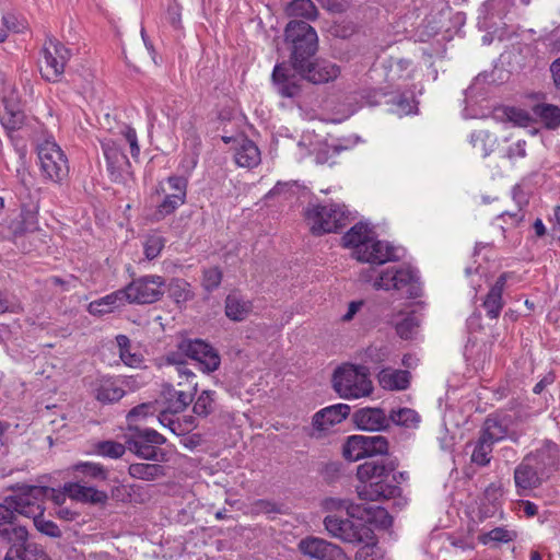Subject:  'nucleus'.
<instances>
[{"label":"nucleus","instance_id":"nucleus-27","mask_svg":"<svg viewBox=\"0 0 560 560\" xmlns=\"http://www.w3.org/2000/svg\"><path fill=\"white\" fill-rule=\"evenodd\" d=\"M349 413V405L336 404L317 411L313 417V425L319 431H326L331 425L340 423Z\"/></svg>","mask_w":560,"mask_h":560},{"label":"nucleus","instance_id":"nucleus-18","mask_svg":"<svg viewBox=\"0 0 560 560\" xmlns=\"http://www.w3.org/2000/svg\"><path fill=\"white\" fill-rule=\"evenodd\" d=\"M102 149L110 179L116 183L125 180L131 165L121 148L115 141L106 140L102 142Z\"/></svg>","mask_w":560,"mask_h":560},{"label":"nucleus","instance_id":"nucleus-37","mask_svg":"<svg viewBox=\"0 0 560 560\" xmlns=\"http://www.w3.org/2000/svg\"><path fill=\"white\" fill-rule=\"evenodd\" d=\"M291 18H304L305 20H315L318 10L312 0H292L285 9Z\"/></svg>","mask_w":560,"mask_h":560},{"label":"nucleus","instance_id":"nucleus-33","mask_svg":"<svg viewBox=\"0 0 560 560\" xmlns=\"http://www.w3.org/2000/svg\"><path fill=\"white\" fill-rule=\"evenodd\" d=\"M38 205L37 202L26 203L22 201L21 205V222L14 230L15 235L24 233H32L38 230Z\"/></svg>","mask_w":560,"mask_h":560},{"label":"nucleus","instance_id":"nucleus-30","mask_svg":"<svg viewBox=\"0 0 560 560\" xmlns=\"http://www.w3.org/2000/svg\"><path fill=\"white\" fill-rule=\"evenodd\" d=\"M410 372L406 370L383 369L377 374L380 385L387 390H405L410 385Z\"/></svg>","mask_w":560,"mask_h":560},{"label":"nucleus","instance_id":"nucleus-4","mask_svg":"<svg viewBox=\"0 0 560 560\" xmlns=\"http://www.w3.org/2000/svg\"><path fill=\"white\" fill-rule=\"evenodd\" d=\"M284 42L294 69H303L318 49V36L306 21L291 20L284 28Z\"/></svg>","mask_w":560,"mask_h":560},{"label":"nucleus","instance_id":"nucleus-52","mask_svg":"<svg viewBox=\"0 0 560 560\" xmlns=\"http://www.w3.org/2000/svg\"><path fill=\"white\" fill-rule=\"evenodd\" d=\"M480 538L483 544H488L489 541L510 542L516 538V533L505 527H495L481 535Z\"/></svg>","mask_w":560,"mask_h":560},{"label":"nucleus","instance_id":"nucleus-13","mask_svg":"<svg viewBox=\"0 0 560 560\" xmlns=\"http://www.w3.org/2000/svg\"><path fill=\"white\" fill-rule=\"evenodd\" d=\"M70 57L71 52L65 45L58 40L50 39L49 46L43 48L42 77L49 82L59 81Z\"/></svg>","mask_w":560,"mask_h":560},{"label":"nucleus","instance_id":"nucleus-17","mask_svg":"<svg viewBox=\"0 0 560 560\" xmlns=\"http://www.w3.org/2000/svg\"><path fill=\"white\" fill-rule=\"evenodd\" d=\"M170 192L159 203L154 212L156 221L163 220L165 217L172 214L178 207L185 203L187 179L180 176H171L167 179Z\"/></svg>","mask_w":560,"mask_h":560},{"label":"nucleus","instance_id":"nucleus-42","mask_svg":"<svg viewBox=\"0 0 560 560\" xmlns=\"http://www.w3.org/2000/svg\"><path fill=\"white\" fill-rule=\"evenodd\" d=\"M389 423L393 422L397 425L405 428H416L420 422V416L418 412L410 408H400L393 410L388 416Z\"/></svg>","mask_w":560,"mask_h":560},{"label":"nucleus","instance_id":"nucleus-28","mask_svg":"<svg viewBox=\"0 0 560 560\" xmlns=\"http://www.w3.org/2000/svg\"><path fill=\"white\" fill-rule=\"evenodd\" d=\"M509 278L510 275L508 272L501 273L483 300L482 306L486 310L487 316L491 319H497L503 308L504 301L502 294Z\"/></svg>","mask_w":560,"mask_h":560},{"label":"nucleus","instance_id":"nucleus-19","mask_svg":"<svg viewBox=\"0 0 560 560\" xmlns=\"http://www.w3.org/2000/svg\"><path fill=\"white\" fill-rule=\"evenodd\" d=\"M525 458L547 480L558 469L559 450L556 443L548 441L540 448L526 455Z\"/></svg>","mask_w":560,"mask_h":560},{"label":"nucleus","instance_id":"nucleus-3","mask_svg":"<svg viewBox=\"0 0 560 560\" xmlns=\"http://www.w3.org/2000/svg\"><path fill=\"white\" fill-rule=\"evenodd\" d=\"M346 247L353 249L352 256L362 262L383 265L399 258L397 249L386 242L371 236L368 225L357 223L343 236Z\"/></svg>","mask_w":560,"mask_h":560},{"label":"nucleus","instance_id":"nucleus-29","mask_svg":"<svg viewBox=\"0 0 560 560\" xmlns=\"http://www.w3.org/2000/svg\"><path fill=\"white\" fill-rule=\"evenodd\" d=\"M253 311L252 301L233 292L230 293L224 301L225 316L233 322H243Z\"/></svg>","mask_w":560,"mask_h":560},{"label":"nucleus","instance_id":"nucleus-1","mask_svg":"<svg viewBox=\"0 0 560 560\" xmlns=\"http://www.w3.org/2000/svg\"><path fill=\"white\" fill-rule=\"evenodd\" d=\"M395 460L381 457L370 459L359 465L357 477L362 486L357 487L359 498L368 501H378L395 498L400 494L399 479L395 474Z\"/></svg>","mask_w":560,"mask_h":560},{"label":"nucleus","instance_id":"nucleus-51","mask_svg":"<svg viewBox=\"0 0 560 560\" xmlns=\"http://www.w3.org/2000/svg\"><path fill=\"white\" fill-rule=\"evenodd\" d=\"M25 517L33 518L34 525L38 532L52 538L61 537V530L56 523L45 520L42 515H24Z\"/></svg>","mask_w":560,"mask_h":560},{"label":"nucleus","instance_id":"nucleus-47","mask_svg":"<svg viewBox=\"0 0 560 560\" xmlns=\"http://www.w3.org/2000/svg\"><path fill=\"white\" fill-rule=\"evenodd\" d=\"M222 278L223 272L221 268L217 266L205 268L202 270L201 285L206 292L212 293L220 287Z\"/></svg>","mask_w":560,"mask_h":560},{"label":"nucleus","instance_id":"nucleus-22","mask_svg":"<svg viewBox=\"0 0 560 560\" xmlns=\"http://www.w3.org/2000/svg\"><path fill=\"white\" fill-rule=\"evenodd\" d=\"M355 427L364 431H382L389 427V418L381 408H360L352 415Z\"/></svg>","mask_w":560,"mask_h":560},{"label":"nucleus","instance_id":"nucleus-45","mask_svg":"<svg viewBox=\"0 0 560 560\" xmlns=\"http://www.w3.org/2000/svg\"><path fill=\"white\" fill-rule=\"evenodd\" d=\"M94 452L97 455L116 459L126 453V446L119 442L107 440L97 442L94 445Z\"/></svg>","mask_w":560,"mask_h":560},{"label":"nucleus","instance_id":"nucleus-11","mask_svg":"<svg viewBox=\"0 0 560 560\" xmlns=\"http://www.w3.org/2000/svg\"><path fill=\"white\" fill-rule=\"evenodd\" d=\"M165 280L158 275H147L133 279L125 287L128 303L152 304L162 299L165 293Z\"/></svg>","mask_w":560,"mask_h":560},{"label":"nucleus","instance_id":"nucleus-20","mask_svg":"<svg viewBox=\"0 0 560 560\" xmlns=\"http://www.w3.org/2000/svg\"><path fill=\"white\" fill-rule=\"evenodd\" d=\"M124 381L113 376H98L91 383L95 399L102 404L119 401L126 394Z\"/></svg>","mask_w":560,"mask_h":560},{"label":"nucleus","instance_id":"nucleus-35","mask_svg":"<svg viewBox=\"0 0 560 560\" xmlns=\"http://www.w3.org/2000/svg\"><path fill=\"white\" fill-rule=\"evenodd\" d=\"M128 472L132 478L153 481L165 476V468L159 464L136 463L129 466Z\"/></svg>","mask_w":560,"mask_h":560},{"label":"nucleus","instance_id":"nucleus-9","mask_svg":"<svg viewBox=\"0 0 560 560\" xmlns=\"http://www.w3.org/2000/svg\"><path fill=\"white\" fill-rule=\"evenodd\" d=\"M180 355L196 362L203 372H213L220 365V355L212 346L201 339H186L179 342L178 351L172 352L167 357L170 363L177 368L186 366L180 360Z\"/></svg>","mask_w":560,"mask_h":560},{"label":"nucleus","instance_id":"nucleus-16","mask_svg":"<svg viewBox=\"0 0 560 560\" xmlns=\"http://www.w3.org/2000/svg\"><path fill=\"white\" fill-rule=\"evenodd\" d=\"M177 372L180 378H186L187 388L170 387L166 390V402L171 411L180 413L192 402L198 384L195 382L196 375L187 366L177 368Z\"/></svg>","mask_w":560,"mask_h":560},{"label":"nucleus","instance_id":"nucleus-59","mask_svg":"<svg viewBox=\"0 0 560 560\" xmlns=\"http://www.w3.org/2000/svg\"><path fill=\"white\" fill-rule=\"evenodd\" d=\"M501 488L495 483H490L483 492V497L481 498L480 502L493 505H501L500 504V498H501Z\"/></svg>","mask_w":560,"mask_h":560},{"label":"nucleus","instance_id":"nucleus-38","mask_svg":"<svg viewBox=\"0 0 560 560\" xmlns=\"http://www.w3.org/2000/svg\"><path fill=\"white\" fill-rule=\"evenodd\" d=\"M361 443L363 444L364 458L386 455L388 452V441L382 435H361Z\"/></svg>","mask_w":560,"mask_h":560},{"label":"nucleus","instance_id":"nucleus-49","mask_svg":"<svg viewBox=\"0 0 560 560\" xmlns=\"http://www.w3.org/2000/svg\"><path fill=\"white\" fill-rule=\"evenodd\" d=\"M419 326V319L413 313H409L396 323V332L402 339H409Z\"/></svg>","mask_w":560,"mask_h":560},{"label":"nucleus","instance_id":"nucleus-25","mask_svg":"<svg viewBox=\"0 0 560 560\" xmlns=\"http://www.w3.org/2000/svg\"><path fill=\"white\" fill-rule=\"evenodd\" d=\"M65 491L70 499L82 503L105 504L108 501V495L105 491L82 482H66Z\"/></svg>","mask_w":560,"mask_h":560},{"label":"nucleus","instance_id":"nucleus-23","mask_svg":"<svg viewBox=\"0 0 560 560\" xmlns=\"http://www.w3.org/2000/svg\"><path fill=\"white\" fill-rule=\"evenodd\" d=\"M546 479L524 457L514 470V482L517 493L526 494L528 491L538 488Z\"/></svg>","mask_w":560,"mask_h":560},{"label":"nucleus","instance_id":"nucleus-55","mask_svg":"<svg viewBox=\"0 0 560 560\" xmlns=\"http://www.w3.org/2000/svg\"><path fill=\"white\" fill-rule=\"evenodd\" d=\"M100 302L103 304V306L108 308V313L124 305L125 303H128L125 288L107 294L106 296L100 299Z\"/></svg>","mask_w":560,"mask_h":560},{"label":"nucleus","instance_id":"nucleus-62","mask_svg":"<svg viewBox=\"0 0 560 560\" xmlns=\"http://www.w3.org/2000/svg\"><path fill=\"white\" fill-rule=\"evenodd\" d=\"M2 125L9 130H16L22 125V114L12 113L8 118L2 117Z\"/></svg>","mask_w":560,"mask_h":560},{"label":"nucleus","instance_id":"nucleus-26","mask_svg":"<svg viewBox=\"0 0 560 560\" xmlns=\"http://www.w3.org/2000/svg\"><path fill=\"white\" fill-rule=\"evenodd\" d=\"M73 482L90 485L91 482L106 481L109 470L100 463L80 462L70 467Z\"/></svg>","mask_w":560,"mask_h":560},{"label":"nucleus","instance_id":"nucleus-39","mask_svg":"<svg viewBox=\"0 0 560 560\" xmlns=\"http://www.w3.org/2000/svg\"><path fill=\"white\" fill-rule=\"evenodd\" d=\"M215 407V392L202 390L197 397L192 406V411L198 417L206 418L214 411Z\"/></svg>","mask_w":560,"mask_h":560},{"label":"nucleus","instance_id":"nucleus-56","mask_svg":"<svg viewBox=\"0 0 560 560\" xmlns=\"http://www.w3.org/2000/svg\"><path fill=\"white\" fill-rule=\"evenodd\" d=\"M155 411H156V408H155L154 404H152V402L141 404V405L133 407L128 412L127 419L131 423L132 421H135L137 419L145 418L148 416H153L155 413Z\"/></svg>","mask_w":560,"mask_h":560},{"label":"nucleus","instance_id":"nucleus-32","mask_svg":"<svg viewBox=\"0 0 560 560\" xmlns=\"http://www.w3.org/2000/svg\"><path fill=\"white\" fill-rule=\"evenodd\" d=\"M359 517L362 518L366 525L373 524L383 529L388 528L393 523V517L387 510L377 505H359Z\"/></svg>","mask_w":560,"mask_h":560},{"label":"nucleus","instance_id":"nucleus-10","mask_svg":"<svg viewBox=\"0 0 560 560\" xmlns=\"http://www.w3.org/2000/svg\"><path fill=\"white\" fill-rule=\"evenodd\" d=\"M374 288L401 291L407 298H418L421 294L418 275L410 267H390L381 271Z\"/></svg>","mask_w":560,"mask_h":560},{"label":"nucleus","instance_id":"nucleus-57","mask_svg":"<svg viewBox=\"0 0 560 560\" xmlns=\"http://www.w3.org/2000/svg\"><path fill=\"white\" fill-rule=\"evenodd\" d=\"M506 116L511 122L520 127H527L532 121L530 115L524 109L510 108Z\"/></svg>","mask_w":560,"mask_h":560},{"label":"nucleus","instance_id":"nucleus-43","mask_svg":"<svg viewBox=\"0 0 560 560\" xmlns=\"http://www.w3.org/2000/svg\"><path fill=\"white\" fill-rule=\"evenodd\" d=\"M470 144L482 156L486 158L492 152L494 140L486 130H478L470 135Z\"/></svg>","mask_w":560,"mask_h":560},{"label":"nucleus","instance_id":"nucleus-34","mask_svg":"<svg viewBox=\"0 0 560 560\" xmlns=\"http://www.w3.org/2000/svg\"><path fill=\"white\" fill-rule=\"evenodd\" d=\"M129 431L131 434L127 440V444H164L166 441L162 434L150 428L129 424Z\"/></svg>","mask_w":560,"mask_h":560},{"label":"nucleus","instance_id":"nucleus-53","mask_svg":"<svg viewBox=\"0 0 560 560\" xmlns=\"http://www.w3.org/2000/svg\"><path fill=\"white\" fill-rule=\"evenodd\" d=\"M16 560H52L38 545H26L18 548Z\"/></svg>","mask_w":560,"mask_h":560},{"label":"nucleus","instance_id":"nucleus-41","mask_svg":"<svg viewBox=\"0 0 560 560\" xmlns=\"http://www.w3.org/2000/svg\"><path fill=\"white\" fill-rule=\"evenodd\" d=\"M535 114L549 129H556L560 125V107L551 104L535 106Z\"/></svg>","mask_w":560,"mask_h":560},{"label":"nucleus","instance_id":"nucleus-46","mask_svg":"<svg viewBox=\"0 0 560 560\" xmlns=\"http://www.w3.org/2000/svg\"><path fill=\"white\" fill-rule=\"evenodd\" d=\"M160 444H128L130 451H132L139 457L143 459L161 462L164 459V453L158 448Z\"/></svg>","mask_w":560,"mask_h":560},{"label":"nucleus","instance_id":"nucleus-40","mask_svg":"<svg viewBox=\"0 0 560 560\" xmlns=\"http://www.w3.org/2000/svg\"><path fill=\"white\" fill-rule=\"evenodd\" d=\"M116 342L119 349V357L121 361L131 368L139 366L142 362L141 354L132 353L130 339L126 335L116 336Z\"/></svg>","mask_w":560,"mask_h":560},{"label":"nucleus","instance_id":"nucleus-31","mask_svg":"<svg viewBox=\"0 0 560 560\" xmlns=\"http://www.w3.org/2000/svg\"><path fill=\"white\" fill-rule=\"evenodd\" d=\"M238 147L235 149V162L241 167L252 168L260 162V151L258 147L246 137L236 140Z\"/></svg>","mask_w":560,"mask_h":560},{"label":"nucleus","instance_id":"nucleus-54","mask_svg":"<svg viewBox=\"0 0 560 560\" xmlns=\"http://www.w3.org/2000/svg\"><path fill=\"white\" fill-rule=\"evenodd\" d=\"M177 412H173L170 410V408L166 407L165 410L160 412L158 420L162 425L168 427L170 430L174 434L182 435V434H184V430L182 429V423H180L179 419L173 418V416Z\"/></svg>","mask_w":560,"mask_h":560},{"label":"nucleus","instance_id":"nucleus-64","mask_svg":"<svg viewBox=\"0 0 560 560\" xmlns=\"http://www.w3.org/2000/svg\"><path fill=\"white\" fill-rule=\"evenodd\" d=\"M550 72L552 74L555 85L560 89V57L550 65Z\"/></svg>","mask_w":560,"mask_h":560},{"label":"nucleus","instance_id":"nucleus-14","mask_svg":"<svg viewBox=\"0 0 560 560\" xmlns=\"http://www.w3.org/2000/svg\"><path fill=\"white\" fill-rule=\"evenodd\" d=\"M271 80L279 95L293 98L300 95L302 91L301 83L305 78L294 69L291 62H281L275 66Z\"/></svg>","mask_w":560,"mask_h":560},{"label":"nucleus","instance_id":"nucleus-24","mask_svg":"<svg viewBox=\"0 0 560 560\" xmlns=\"http://www.w3.org/2000/svg\"><path fill=\"white\" fill-rule=\"evenodd\" d=\"M511 422V417L508 415H489L483 422L480 435L493 444L505 438H512L510 434Z\"/></svg>","mask_w":560,"mask_h":560},{"label":"nucleus","instance_id":"nucleus-15","mask_svg":"<svg viewBox=\"0 0 560 560\" xmlns=\"http://www.w3.org/2000/svg\"><path fill=\"white\" fill-rule=\"evenodd\" d=\"M299 551L316 560H350L338 545L315 536H306L298 544Z\"/></svg>","mask_w":560,"mask_h":560},{"label":"nucleus","instance_id":"nucleus-21","mask_svg":"<svg viewBox=\"0 0 560 560\" xmlns=\"http://www.w3.org/2000/svg\"><path fill=\"white\" fill-rule=\"evenodd\" d=\"M305 80L314 84H323L335 80L340 74V69L336 63L328 60H307L303 69H295Z\"/></svg>","mask_w":560,"mask_h":560},{"label":"nucleus","instance_id":"nucleus-2","mask_svg":"<svg viewBox=\"0 0 560 560\" xmlns=\"http://www.w3.org/2000/svg\"><path fill=\"white\" fill-rule=\"evenodd\" d=\"M331 504L338 509H346L350 516L342 518L337 515H327L324 518V526L331 537L352 545L374 544V532L359 517V505L352 504L348 500H331Z\"/></svg>","mask_w":560,"mask_h":560},{"label":"nucleus","instance_id":"nucleus-8","mask_svg":"<svg viewBox=\"0 0 560 560\" xmlns=\"http://www.w3.org/2000/svg\"><path fill=\"white\" fill-rule=\"evenodd\" d=\"M68 493L45 486L22 485L14 490V498L18 506L24 515H42L44 514V503L50 499L57 505H61L66 501Z\"/></svg>","mask_w":560,"mask_h":560},{"label":"nucleus","instance_id":"nucleus-7","mask_svg":"<svg viewBox=\"0 0 560 560\" xmlns=\"http://www.w3.org/2000/svg\"><path fill=\"white\" fill-rule=\"evenodd\" d=\"M11 500L16 501L14 493L5 497L2 502H0V537L12 544L4 560L16 559L18 548H24L26 545H35L34 542L27 541L28 533L25 526L15 525L16 515L24 516V514L16 502L13 503Z\"/></svg>","mask_w":560,"mask_h":560},{"label":"nucleus","instance_id":"nucleus-6","mask_svg":"<svg viewBox=\"0 0 560 560\" xmlns=\"http://www.w3.org/2000/svg\"><path fill=\"white\" fill-rule=\"evenodd\" d=\"M305 220L313 235L335 233L349 222L350 212L339 203H308Z\"/></svg>","mask_w":560,"mask_h":560},{"label":"nucleus","instance_id":"nucleus-50","mask_svg":"<svg viewBox=\"0 0 560 560\" xmlns=\"http://www.w3.org/2000/svg\"><path fill=\"white\" fill-rule=\"evenodd\" d=\"M164 246L165 238L162 235L158 233L148 235L143 244L145 257L149 260L156 258L164 248Z\"/></svg>","mask_w":560,"mask_h":560},{"label":"nucleus","instance_id":"nucleus-63","mask_svg":"<svg viewBox=\"0 0 560 560\" xmlns=\"http://www.w3.org/2000/svg\"><path fill=\"white\" fill-rule=\"evenodd\" d=\"M257 506L266 513H280L281 509L278 504L267 501V500H259L257 503Z\"/></svg>","mask_w":560,"mask_h":560},{"label":"nucleus","instance_id":"nucleus-58","mask_svg":"<svg viewBox=\"0 0 560 560\" xmlns=\"http://www.w3.org/2000/svg\"><path fill=\"white\" fill-rule=\"evenodd\" d=\"M122 137L130 145V153L133 159H138L140 154V147L138 144L137 132L133 128L126 126L121 131Z\"/></svg>","mask_w":560,"mask_h":560},{"label":"nucleus","instance_id":"nucleus-44","mask_svg":"<svg viewBox=\"0 0 560 560\" xmlns=\"http://www.w3.org/2000/svg\"><path fill=\"white\" fill-rule=\"evenodd\" d=\"M493 443H489L483 436H479L478 441L475 444L471 462L479 465L486 466L490 463L491 453L493 451Z\"/></svg>","mask_w":560,"mask_h":560},{"label":"nucleus","instance_id":"nucleus-12","mask_svg":"<svg viewBox=\"0 0 560 560\" xmlns=\"http://www.w3.org/2000/svg\"><path fill=\"white\" fill-rule=\"evenodd\" d=\"M40 170L54 183H61L69 174L68 160L52 140H45L37 148Z\"/></svg>","mask_w":560,"mask_h":560},{"label":"nucleus","instance_id":"nucleus-60","mask_svg":"<svg viewBox=\"0 0 560 560\" xmlns=\"http://www.w3.org/2000/svg\"><path fill=\"white\" fill-rule=\"evenodd\" d=\"M498 513L500 514V517H502L501 505L480 502L477 516L480 522H483L488 518L494 517Z\"/></svg>","mask_w":560,"mask_h":560},{"label":"nucleus","instance_id":"nucleus-5","mask_svg":"<svg viewBox=\"0 0 560 560\" xmlns=\"http://www.w3.org/2000/svg\"><path fill=\"white\" fill-rule=\"evenodd\" d=\"M331 384L334 390L343 399L366 397L373 392L370 370L364 365L345 363L338 366L334 371Z\"/></svg>","mask_w":560,"mask_h":560},{"label":"nucleus","instance_id":"nucleus-61","mask_svg":"<svg viewBox=\"0 0 560 560\" xmlns=\"http://www.w3.org/2000/svg\"><path fill=\"white\" fill-rule=\"evenodd\" d=\"M2 24L5 27V31H12L15 33H19L24 28L23 21L12 12H8L2 15Z\"/></svg>","mask_w":560,"mask_h":560},{"label":"nucleus","instance_id":"nucleus-36","mask_svg":"<svg viewBox=\"0 0 560 560\" xmlns=\"http://www.w3.org/2000/svg\"><path fill=\"white\" fill-rule=\"evenodd\" d=\"M167 291L171 299H173L177 305L184 304L195 298L190 283L179 278H175L170 281L167 284Z\"/></svg>","mask_w":560,"mask_h":560},{"label":"nucleus","instance_id":"nucleus-48","mask_svg":"<svg viewBox=\"0 0 560 560\" xmlns=\"http://www.w3.org/2000/svg\"><path fill=\"white\" fill-rule=\"evenodd\" d=\"M343 457L350 462H357L364 458L363 444L361 443V435H351L347 439L343 445Z\"/></svg>","mask_w":560,"mask_h":560}]
</instances>
